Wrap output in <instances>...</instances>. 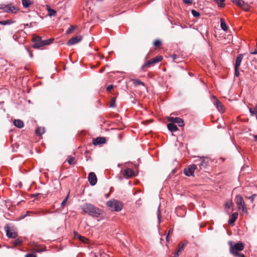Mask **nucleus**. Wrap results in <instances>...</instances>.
<instances>
[{
	"label": "nucleus",
	"instance_id": "obj_1",
	"mask_svg": "<svg viewBox=\"0 0 257 257\" xmlns=\"http://www.w3.org/2000/svg\"><path fill=\"white\" fill-rule=\"evenodd\" d=\"M83 214H88L94 217H98L103 214V211L101 209L95 206L94 205L86 203L81 206Z\"/></svg>",
	"mask_w": 257,
	"mask_h": 257
},
{
	"label": "nucleus",
	"instance_id": "obj_2",
	"mask_svg": "<svg viewBox=\"0 0 257 257\" xmlns=\"http://www.w3.org/2000/svg\"><path fill=\"white\" fill-rule=\"evenodd\" d=\"M229 245V252L234 257H245L244 255L240 251L243 250L244 248V244L241 242H238L235 244L231 241L228 242Z\"/></svg>",
	"mask_w": 257,
	"mask_h": 257
},
{
	"label": "nucleus",
	"instance_id": "obj_3",
	"mask_svg": "<svg viewBox=\"0 0 257 257\" xmlns=\"http://www.w3.org/2000/svg\"><path fill=\"white\" fill-rule=\"evenodd\" d=\"M54 40V39L53 38L42 40L41 37L35 35L33 37L32 39V41L34 43L33 47L35 49H38L44 46L50 45Z\"/></svg>",
	"mask_w": 257,
	"mask_h": 257
},
{
	"label": "nucleus",
	"instance_id": "obj_4",
	"mask_svg": "<svg viewBox=\"0 0 257 257\" xmlns=\"http://www.w3.org/2000/svg\"><path fill=\"white\" fill-rule=\"evenodd\" d=\"M106 205L110 209L115 211H119L123 207V204L120 201L114 199L107 201Z\"/></svg>",
	"mask_w": 257,
	"mask_h": 257
},
{
	"label": "nucleus",
	"instance_id": "obj_5",
	"mask_svg": "<svg viewBox=\"0 0 257 257\" xmlns=\"http://www.w3.org/2000/svg\"><path fill=\"white\" fill-rule=\"evenodd\" d=\"M163 60V57L162 56H157V57L152 58L144 63L141 67V69L143 71H146V68L150 67L153 66L154 64L161 61Z\"/></svg>",
	"mask_w": 257,
	"mask_h": 257
},
{
	"label": "nucleus",
	"instance_id": "obj_6",
	"mask_svg": "<svg viewBox=\"0 0 257 257\" xmlns=\"http://www.w3.org/2000/svg\"><path fill=\"white\" fill-rule=\"evenodd\" d=\"M0 10H2L4 12L7 13H17L19 10L18 8L12 4L8 5L3 4H1Z\"/></svg>",
	"mask_w": 257,
	"mask_h": 257
},
{
	"label": "nucleus",
	"instance_id": "obj_7",
	"mask_svg": "<svg viewBox=\"0 0 257 257\" xmlns=\"http://www.w3.org/2000/svg\"><path fill=\"white\" fill-rule=\"evenodd\" d=\"M235 200L238 209L241 210L242 212H246L247 208L243 197L241 195H238L236 196Z\"/></svg>",
	"mask_w": 257,
	"mask_h": 257
},
{
	"label": "nucleus",
	"instance_id": "obj_8",
	"mask_svg": "<svg viewBox=\"0 0 257 257\" xmlns=\"http://www.w3.org/2000/svg\"><path fill=\"white\" fill-rule=\"evenodd\" d=\"M198 169L197 164H192L184 170V173L187 176H194V171Z\"/></svg>",
	"mask_w": 257,
	"mask_h": 257
},
{
	"label": "nucleus",
	"instance_id": "obj_9",
	"mask_svg": "<svg viewBox=\"0 0 257 257\" xmlns=\"http://www.w3.org/2000/svg\"><path fill=\"white\" fill-rule=\"evenodd\" d=\"M199 161V163L197 165L200 170L206 169L209 165V159L208 158L200 157Z\"/></svg>",
	"mask_w": 257,
	"mask_h": 257
},
{
	"label": "nucleus",
	"instance_id": "obj_10",
	"mask_svg": "<svg viewBox=\"0 0 257 257\" xmlns=\"http://www.w3.org/2000/svg\"><path fill=\"white\" fill-rule=\"evenodd\" d=\"M168 120L174 124L175 123H177L179 126H183L184 125L183 120L180 117H170Z\"/></svg>",
	"mask_w": 257,
	"mask_h": 257
},
{
	"label": "nucleus",
	"instance_id": "obj_11",
	"mask_svg": "<svg viewBox=\"0 0 257 257\" xmlns=\"http://www.w3.org/2000/svg\"><path fill=\"white\" fill-rule=\"evenodd\" d=\"M88 181L91 186L95 185L97 183V177L94 172H90L88 177Z\"/></svg>",
	"mask_w": 257,
	"mask_h": 257
},
{
	"label": "nucleus",
	"instance_id": "obj_12",
	"mask_svg": "<svg viewBox=\"0 0 257 257\" xmlns=\"http://www.w3.org/2000/svg\"><path fill=\"white\" fill-rule=\"evenodd\" d=\"M213 98L214 104L218 110L220 112H223L224 110L221 102L215 96H214Z\"/></svg>",
	"mask_w": 257,
	"mask_h": 257
},
{
	"label": "nucleus",
	"instance_id": "obj_13",
	"mask_svg": "<svg viewBox=\"0 0 257 257\" xmlns=\"http://www.w3.org/2000/svg\"><path fill=\"white\" fill-rule=\"evenodd\" d=\"M81 40L82 37L81 36H76L69 40L67 43V44L68 45H73L80 42Z\"/></svg>",
	"mask_w": 257,
	"mask_h": 257
},
{
	"label": "nucleus",
	"instance_id": "obj_14",
	"mask_svg": "<svg viewBox=\"0 0 257 257\" xmlns=\"http://www.w3.org/2000/svg\"><path fill=\"white\" fill-rule=\"evenodd\" d=\"M231 2L245 11L248 9L247 5L242 0H231Z\"/></svg>",
	"mask_w": 257,
	"mask_h": 257
},
{
	"label": "nucleus",
	"instance_id": "obj_15",
	"mask_svg": "<svg viewBox=\"0 0 257 257\" xmlns=\"http://www.w3.org/2000/svg\"><path fill=\"white\" fill-rule=\"evenodd\" d=\"M106 139L104 137H97L96 139H94L92 140V144L94 146H96L98 145L103 144L105 143Z\"/></svg>",
	"mask_w": 257,
	"mask_h": 257
},
{
	"label": "nucleus",
	"instance_id": "obj_16",
	"mask_svg": "<svg viewBox=\"0 0 257 257\" xmlns=\"http://www.w3.org/2000/svg\"><path fill=\"white\" fill-rule=\"evenodd\" d=\"M135 175V173L133 170L130 168H126L124 170L123 176L126 178H131Z\"/></svg>",
	"mask_w": 257,
	"mask_h": 257
},
{
	"label": "nucleus",
	"instance_id": "obj_17",
	"mask_svg": "<svg viewBox=\"0 0 257 257\" xmlns=\"http://www.w3.org/2000/svg\"><path fill=\"white\" fill-rule=\"evenodd\" d=\"M7 235L9 238H15L18 236V233L16 232L11 231L8 226L5 227Z\"/></svg>",
	"mask_w": 257,
	"mask_h": 257
},
{
	"label": "nucleus",
	"instance_id": "obj_18",
	"mask_svg": "<svg viewBox=\"0 0 257 257\" xmlns=\"http://www.w3.org/2000/svg\"><path fill=\"white\" fill-rule=\"evenodd\" d=\"M238 214L237 212H234L233 213L231 217L229 220H228V223L230 224H233L235 221L236 220L237 217H238Z\"/></svg>",
	"mask_w": 257,
	"mask_h": 257
},
{
	"label": "nucleus",
	"instance_id": "obj_19",
	"mask_svg": "<svg viewBox=\"0 0 257 257\" xmlns=\"http://www.w3.org/2000/svg\"><path fill=\"white\" fill-rule=\"evenodd\" d=\"M243 58V54H238L237 56L235 61V67H239Z\"/></svg>",
	"mask_w": 257,
	"mask_h": 257
},
{
	"label": "nucleus",
	"instance_id": "obj_20",
	"mask_svg": "<svg viewBox=\"0 0 257 257\" xmlns=\"http://www.w3.org/2000/svg\"><path fill=\"white\" fill-rule=\"evenodd\" d=\"M168 130L171 132H175L178 131V127L177 125L174 124L173 122L168 123L167 124Z\"/></svg>",
	"mask_w": 257,
	"mask_h": 257
},
{
	"label": "nucleus",
	"instance_id": "obj_21",
	"mask_svg": "<svg viewBox=\"0 0 257 257\" xmlns=\"http://www.w3.org/2000/svg\"><path fill=\"white\" fill-rule=\"evenodd\" d=\"M14 124L15 126L21 128L24 126V122L20 119H15L14 121Z\"/></svg>",
	"mask_w": 257,
	"mask_h": 257
},
{
	"label": "nucleus",
	"instance_id": "obj_22",
	"mask_svg": "<svg viewBox=\"0 0 257 257\" xmlns=\"http://www.w3.org/2000/svg\"><path fill=\"white\" fill-rule=\"evenodd\" d=\"M47 7L48 15L50 17L56 16L57 14L56 11L54 9H51L50 7L48 6Z\"/></svg>",
	"mask_w": 257,
	"mask_h": 257
},
{
	"label": "nucleus",
	"instance_id": "obj_23",
	"mask_svg": "<svg viewBox=\"0 0 257 257\" xmlns=\"http://www.w3.org/2000/svg\"><path fill=\"white\" fill-rule=\"evenodd\" d=\"M220 27L223 30L225 31L227 30V27L224 20L223 18L220 19Z\"/></svg>",
	"mask_w": 257,
	"mask_h": 257
},
{
	"label": "nucleus",
	"instance_id": "obj_24",
	"mask_svg": "<svg viewBox=\"0 0 257 257\" xmlns=\"http://www.w3.org/2000/svg\"><path fill=\"white\" fill-rule=\"evenodd\" d=\"M45 133V129L44 127H38L36 130V134L38 136H41Z\"/></svg>",
	"mask_w": 257,
	"mask_h": 257
},
{
	"label": "nucleus",
	"instance_id": "obj_25",
	"mask_svg": "<svg viewBox=\"0 0 257 257\" xmlns=\"http://www.w3.org/2000/svg\"><path fill=\"white\" fill-rule=\"evenodd\" d=\"M15 23V21L12 20H7L6 21H1L0 24L2 25H11Z\"/></svg>",
	"mask_w": 257,
	"mask_h": 257
},
{
	"label": "nucleus",
	"instance_id": "obj_26",
	"mask_svg": "<svg viewBox=\"0 0 257 257\" xmlns=\"http://www.w3.org/2000/svg\"><path fill=\"white\" fill-rule=\"evenodd\" d=\"M133 82L135 86H137L140 85L145 86L144 83L139 79H133Z\"/></svg>",
	"mask_w": 257,
	"mask_h": 257
},
{
	"label": "nucleus",
	"instance_id": "obj_27",
	"mask_svg": "<svg viewBox=\"0 0 257 257\" xmlns=\"http://www.w3.org/2000/svg\"><path fill=\"white\" fill-rule=\"evenodd\" d=\"M22 242H23V238L21 237H19L17 238V239H16L15 240H14L13 242V243L15 245H19L22 243Z\"/></svg>",
	"mask_w": 257,
	"mask_h": 257
},
{
	"label": "nucleus",
	"instance_id": "obj_28",
	"mask_svg": "<svg viewBox=\"0 0 257 257\" xmlns=\"http://www.w3.org/2000/svg\"><path fill=\"white\" fill-rule=\"evenodd\" d=\"M33 251H34L35 252H41L45 250V249L40 247L39 246L36 245L35 246H34L33 247Z\"/></svg>",
	"mask_w": 257,
	"mask_h": 257
},
{
	"label": "nucleus",
	"instance_id": "obj_29",
	"mask_svg": "<svg viewBox=\"0 0 257 257\" xmlns=\"http://www.w3.org/2000/svg\"><path fill=\"white\" fill-rule=\"evenodd\" d=\"M31 4V2L29 0H22V5L24 7L27 8Z\"/></svg>",
	"mask_w": 257,
	"mask_h": 257
},
{
	"label": "nucleus",
	"instance_id": "obj_30",
	"mask_svg": "<svg viewBox=\"0 0 257 257\" xmlns=\"http://www.w3.org/2000/svg\"><path fill=\"white\" fill-rule=\"evenodd\" d=\"M75 158L71 156H68V159L67 160L68 163L70 165H74L75 164V162L74 161Z\"/></svg>",
	"mask_w": 257,
	"mask_h": 257
},
{
	"label": "nucleus",
	"instance_id": "obj_31",
	"mask_svg": "<svg viewBox=\"0 0 257 257\" xmlns=\"http://www.w3.org/2000/svg\"><path fill=\"white\" fill-rule=\"evenodd\" d=\"M215 2L217 4L218 6L221 8L224 7L225 4L223 2L225 0H214Z\"/></svg>",
	"mask_w": 257,
	"mask_h": 257
},
{
	"label": "nucleus",
	"instance_id": "obj_32",
	"mask_svg": "<svg viewBox=\"0 0 257 257\" xmlns=\"http://www.w3.org/2000/svg\"><path fill=\"white\" fill-rule=\"evenodd\" d=\"M232 205H233V203H232V201H227L225 203L224 207H225V209H229L232 207Z\"/></svg>",
	"mask_w": 257,
	"mask_h": 257
},
{
	"label": "nucleus",
	"instance_id": "obj_33",
	"mask_svg": "<svg viewBox=\"0 0 257 257\" xmlns=\"http://www.w3.org/2000/svg\"><path fill=\"white\" fill-rule=\"evenodd\" d=\"M162 44V42L160 40H156L153 43V45L155 47H159Z\"/></svg>",
	"mask_w": 257,
	"mask_h": 257
},
{
	"label": "nucleus",
	"instance_id": "obj_34",
	"mask_svg": "<svg viewBox=\"0 0 257 257\" xmlns=\"http://www.w3.org/2000/svg\"><path fill=\"white\" fill-rule=\"evenodd\" d=\"M75 237H77L79 238L80 240H81V241H83L84 242H85V240H87V238H86L85 237H84L83 236H80L78 233H77L76 235H75Z\"/></svg>",
	"mask_w": 257,
	"mask_h": 257
},
{
	"label": "nucleus",
	"instance_id": "obj_35",
	"mask_svg": "<svg viewBox=\"0 0 257 257\" xmlns=\"http://www.w3.org/2000/svg\"><path fill=\"white\" fill-rule=\"evenodd\" d=\"M116 106L115 105V98L112 97L111 99L110 103V107H114Z\"/></svg>",
	"mask_w": 257,
	"mask_h": 257
},
{
	"label": "nucleus",
	"instance_id": "obj_36",
	"mask_svg": "<svg viewBox=\"0 0 257 257\" xmlns=\"http://www.w3.org/2000/svg\"><path fill=\"white\" fill-rule=\"evenodd\" d=\"M68 197H69V194L67 195V196L64 199V200H63V201L62 202L61 204V206L62 207H64L66 204V202L68 200Z\"/></svg>",
	"mask_w": 257,
	"mask_h": 257
},
{
	"label": "nucleus",
	"instance_id": "obj_37",
	"mask_svg": "<svg viewBox=\"0 0 257 257\" xmlns=\"http://www.w3.org/2000/svg\"><path fill=\"white\" fill-rule=\"evenodd\" d=\"M191 13L192 15L195 17H197L200 16V14L199 13V12L194 10H192Z\"/></svg>",
	"mask_w": 257,
	"mask_h": 257
},
{
	"label": "nucleus",
	"instance_id": "obj_38",
	"mask_svg": "<svg viewBox=\"0 0 257 257\" xmlns=\"http://www.w3.org/2000/svg\"><path fill=\"white\" fill-rule=\"evenodd\" d=\"M249 112L252 115H257V111L255 107L254 109L250 108Z\"/></svg>",
	"mask_w": 257,
	"mask_h": 257
},
{
	"label": "nucleus",
	"instance_id": "obj_39",
	"mask_svg": "<svg viewBox=\"0 0 257 257\" xmlns=\"http://www.w3.org/2000/svg\"><path fill=\"white\" fill-rule=\"evenodd\" d=\"M185 244H181V243H179V245H178V246H179V249L178 250V252H181L182 250L183 249L184 246H185Z\"/></svg>",
	"mask_w": 257,
	"mask_h": 257
},
{
	"label": "nucleus",
	"instance_id": "obj_40",
	"mask_svg": "<svg viewBox=\"0 0 257 257\" xmlns=\"http://www.w3.org/2000/svg\"><path fill=\"white\" fill-rule=\"evenodd\" d=\"M75 27H74V26H71L67 30V34L71 33L75 29Z\"/></svg>",
	"mask_w": 257,
	"mask_h": 257
},
{
	"label": "nucleus",
	"instance_id": "obj_41",
	"mask_svg": "<svg viewBox=\"0 0 257 257\" xmlns=\"http://www.w3.org/2000/svg\"><path fill=\"white\" fill-rule=\"evenodd\" d=\"M235 75L238 77L239 75V67H235Z\"/></svg>",
	"mask_w": 257,
	"mask_h": 257
},
{
	"label": "nucleus",
	"instance_id": "obj_42",
	"mask_svg": "<svg viewBox=\"0 0 257 257\" xmlns=\"http://www.w3.org/2000/svg\"><path fill=\"white\" fill-rule=\"evenodd\" d=\"M157 217H158V220H159V223H160L161 215V213H160V211L159 210H158V211Z\"/></svg>",
	"mask_w": 257,
	"mask_h": 257
},
{
	"label": "nucleus",
	"instance_id": "obj_43",
	"mask_svg": "<svg viewBox=\"0 0 257 257\" xmlns=\"http://www.w3.org/2000/svg\"><path fill=\"white\" fill-rule=\"evenodd\" d=\"M25 257H37L36 254L33 253H28L25 255Z\"/></svg>",
	"mask_w": 257,
	"mask_h": 257
},
{
	"label": "nucleus",
	"instance_id": "obj_44",
	"mask_svg": "<svg viewBox=\"0 0 257 257\" xmlns=\"http://www.w3.org/2000/svg\"><path fill=\"white\" fill-rule=\"evenodd\" d=\"M113 88V85H109L107 88H106V90L107 91H110V90L112 89Z\"/></svg>",
	"mask_w": 257,
	"mask_h": 257
},
{
	"label": "nucleus",
	"instance_id": "obj_45",
	"mask_svg": "<svg viewBox=\"0 0 257 257\" xmlns=\"http://www.w3.org/2000/svg\"><path fill=\"white\" fill-rule=\"evenodd\" d=\"M29 213V211H28L26 214L22 215L20 217L21 219H24L25 217H26L28 215V214Z\"/></svg>",
	"mask_w": 257,
	"mask_h": 257
},
{
	"label": "nucleus",
	"instance_id": "obj_46",
	"mask_svg": "<svg viewBox=\"0 0 257 257\" xmlns=\"http://www.w3.org/2000/svg\"><path fill=\"white\" fill-rule=\"evenodd\" d=\"M27 50L28 52V53H29V54L30 57L31 58H32L33 56L32 53L31 52V51H30V50H29V49H27Z\"/></svg>",
	"mask_w": 257,
	"mask_h": 257
},
{
	"label": "nucleus",
	"instance_id": "obj_47",
	"mask_svg": "<svg viewBox=\"0 0 257 257\" xmlns=\"http://www.w3.org/2000/svg\"><path fill=\"white\" fill-rule=\"evenodd\" d=\"M179 252L178 251L176 253H175L174 257H178L179 255Z\"/></svg>",
	"mask_w": 257,
	"mask_h": 257
},
{
	"label": "nucleus",
	"instance_id": "obj_48",
	"mask_svg": "<svg viewBox=\"0 0 257 257\" xmlns=\"http://www.w3.org/2000/svg\"><path fill=\"white\" fill-rule=\"evenodd\" d=\"M40 195H41V194H40V193H36V194H33L32 196H33V197H36V196H38Z\"/></svg>",
	"mask_w": 257,
	"mask_h": 257
},
{
	"label": "nucleus",
	"instance_id": "obj_49",
	"mask_svg": "<svg viewBox=\"0 0 257 257\" xmlns=\"http://www.w3.org/2000/svg\"><path fill=\"white\" fill-rule=\"evenodd\" d=\"M173 229L170 228V229H169V230L168 234H169L170 233H172L173 232Z\"/></svg>",
	"mask_w": 257,
	"mask_h": 257
},
{
	"label": "nucleus",
	"instance_id": "obj_50",
	"mask_svg": "<svg viewBox=\"0 0 257 257\" xmlns=\"http://www.w3.org/2000/svg\"><path fill=\"white\" fill-rule=\"evenodd\" d=\"M169 234H168V235L166 236V239L167 241H169Z\"/></svg>",
	"mask_w": 257,
	"mask_h": 257
},
{
	"label": "nucleus",
	"instance_id": "obj_51",
	"mask_svg": "<svg viewBox=\"0 0 257 257\" xmlns=\"http://www.w3.org/2000/svg\"><path fill=\"white\" fill-rule=\"evenodd\" d=\"M253 137L255 139V140H257V135H253Z\"/></svg>",
	"mask_w": 257,
	"mask_h": 257
},
{
	"label": "nucleus",
	"instance_id": "obj_52",
	"mask_svg": "<svg viewBox=\"0 0 257 257\" xmlns=\"http://www.w3.org/2000/svg\"><path fill=\"white\" fill-rule=\"evenodd\" d=\"M172 58H173V59H175L176 58V56L175 55H174L172 56Z\"/></svg>",
	"mask_w": 257,
	"mask_h": 257
},
{
	"label": "nucleus",
	"instance_id": "obj_53",
	"mask_svg": "<svg viewBox=\"0 0 257 257\" xmlns=\"http://www.w3.org/2000/svg\"><path fill=\"white\" fill-rule=\"evenodd\" d=\"M103 69H101V70H100V72H103Z\"/></svg>",
	"mask_w": 257,
	"mask_h": 257
},
{
	"label": "nucleus",
	"instance_id": "obj_54",
	"mask_svg": "<svg viewBox=\"0 0 257 257\" xmlns=\"http://www.w3.org/2000/svg\"><path fill=\"white\" fill-rule=\"evenodd\" d=\"M119 138H120V139H121V136H120V135H119Z\"/></svg>",
	"mask_w": 257,
	"mask_h": 257
}]
</instances>
